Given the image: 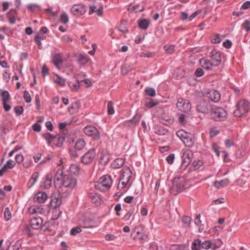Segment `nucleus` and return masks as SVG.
<instances>
[{
	"label": "nucleus",
	"mask_w": 250,
	"mask_h": 250,
	"mask_svg": "<svg viewBox=\"0 0 250 250\" xmlns=\"http://www.w3.org/2000/svg\"><path fill=\"white\" fill-rule=\"evenodd\" d=\"M89 61V59L87 56H85L83 55H80L78 57V61L82 64L87 63Z\"/></svg>",
	"instance_id": "obj_35"
},
{
	"label": "nucleus",
	"mask_w": 250,
	"mask_h": 250,
	"mask_svg": "<svg viewBox=\"0 0 250 250\" xmlns=\"http://www.w3.org/2000/svg\"><path fill=\"white\" fill-rule=\"evenodd\" d=\"M64 140L65 136L64 133L62 135H60V134H57L55 135L54 144L57 146L60 147L62 145L64 141Z\"/></svg>",
	"instance_id": "obj_22"
},
{
	"label": "nucleus",
	"mask_w": 250,
	"mask_h": 250,
	"mask_svg": "<svg viewBox=\"0 0 250 250\" xmlns=\"http://www.w3.org/2000/svg\"><path fill=\"white\" fill-rule=\"evenodd\" d=\"M221 42L220 35H216L213 38L211 39V42L213 43H219Z\"/></svg>",
	"instance_id": "obj_62"
},
{
	"label": "nucleus",
	"mask_w": 250,
	"mask_h": 250,
	"mask_svg": "<svg viewBox=\"0 0 250 250\" xmlns=\"http://www.w3.org/2000/svg\"><path fill=\"white\" fill-rule=\"evenodd\" d=\"M130 68H129L126 64L123 66L121 68L122 73L124 75L126 74L129 71H130Z\"/></svg>",
	"instance_id": "obj_61"
},
{
	"label": "nucleus",
	"mask_w": 250,
	"mask_h": 250,
	"mask_svg": "<svg viewBox=\"0 0 250 250\" xmlns=\"http://www.w3.org/2000/svg\"><path fill=\"white\" fill-rule=\"evenodd\" d=\"M132 176V172L128 167H125L122 170L121 177L118 185V189H122L125 188H129L132 182L130 178Z\"/></svg>",
	"instance_id": "obj_1"
},
{
	"label": "nucleus",
	"mask_w": 250,
	"mask_h": 250,
	"mask_svg": "<svg viewBox=\"0 0 250 250\" xmlns=\"http://www.w3.org/2000/svg\"><path fill=\"white\" fill-rule=\"evenodd\" d=\"M188 184L183 177H175L173 180L172 186L170 188V193L174 195L188 188Z\"/></svg>",
	"instance_id": "obj_2"
},
{
	"label": "nucleus",
	"mask_w": 250,
	"mask_h": 250,
	"mask_svg": "<svg viewBox=\"0 0 250 250\" xmlns=\"http://www.w3.org/2000/svg\"><path fill=\"white\" fill-rule=\"evenodd\" d=\"M204 74V70L200 68H197L194 72V75L197 77H201V76H203Z\"/></svg>",
	"instance_id": "obj_57"
},
{
	"label": "nucleus",
	"mask_w": 250,
	"mask_h": 250,
	"mask_svg": "<svg viewBox=\"0 0 250 250\" xmlns=\"http://www.w3.org/2000/svg\"><path fill=\"white\" fill-rule=\"evenodd\" d=\"M38 176H39V173H38V172H34L32 174V177L28 184L29 188H31L35 184V183L36 182V181L37 180Z\"/></svg>",
	"instance_id": "obj_30"
},
{
	"label": "nucleus",
	"mask_w": 250,
	"mask_h": 250,
	"mask_svg": "<svg viewBox=\"0 0 250 250\" xmlns=\"http://www.w3.org/2000/svg\"><path fill=\"white\" fill-rule=\"evenodd\" d=\"M145 91L147 95L151 97H153L155 95V90L153 88H147L146 89Z\"/></svg>",
	"instance_id": "obj_50"
},
{
	"label": "nucleus",
	"mask_w": 250,
	"mask_h": 250,
	"mask_svg": "<svg viewBox=\"0 0 250 250\" xmlns=\"http://www.w3.org/2000/svg\"><path fill=\"white\" fill-rule=\"evenodd\" d=\"M1 97L2 103L7 102L10 98L9 92L6 90H4L1 92Z\"/></svg>",
	"instance_id": "obj_39"
},
{
	"label": "nucleus",
	"mask_w": 250,
	"mask_h": 250,
	"mask_svg": "<svg viewBox=\"0 0 250 250\" xmlns=\"http://www.w3.org/2000/svg\"><path fill=\"white\" fill-rule=\"evenodd\" d=\"M183 142L186 146L192 147L194 144V137L192 134L188 133V135H187L185 139H183Z\"/></svg>",
	"instance_id": "obj_20"
},
{
	"label": "nucleus",
	"mask_w": 250,
	"mask_h": 250,
	"mask_svg": "<svg viewBox=\"0 0 250 250\" xmlns=\"http://www.w3.org/2000/svg\"><path fill=\"white\" fill-rule=\"evenodd\" d=\"M243 27L247 31L250 30V21L248 20H245L242 24Z\"/></svg>",
	"instance_id": "obj_59"
},
{
	"label": "nucleus",
	"mask_w": 250,
	"mask_h": 250,
	"mask_svg": "<svg viewBox=\"0 0 250 250\" xmlns=\"http://www.w3.org/2000/svg\"><path fill=\"white\" fill-rule=\"evenodd\" d=\"M178 116L179 123L181 125H185L187 123L185 120V115L183 114H179Z\"/></svg>",
	"instance_id": "obj_51"
},
{
	"label": "nucleus",
	"mask_w": 250,
	"mask_h": 250,
	"mask_svg": "<svg viewBox=\"0 0 250 250\" xmlns=\"http://www.w3.org/2000/svg\"><path fill=\"white\" fill-rule=\"evenodd\" d=\"M89 198L91 199L93 203L96 205L98 206L101 204V199L100 197L94 193H91L89 194Z\"/></svg>",
	"instance_id": "obj_27"
},
{
	"label": "nucleus",
	"mask_w": 250,
	"mask_h": 250,
	"mask_svg": "<svg viewBox=\"0 0 250 250\" xmlns=\"http://www.w3.org/2000/svg\"><path fill=\"white\" fill-rule=\"evenodd\" d=\"M249 8H250V1H247L242 4L241 9H247Z\"/></svg>",
	"instance_id": "obj_64"
},
{
	"label": "nucleus",
	"mask_w": 250,
	"mask_h": 250,
	"mask_svg": "<svg viewBox=\"0 0 250 250\" xmlns=\"http://www.w3.org/2000/svg\"><path fill=\"white\" fill-rule=\"evenodd\" d=\"M210 114L211 118L217 121L224 120L227 118V116L226 111L221 107H216L211 108Z\"/></svg>",
	"instance_id": "obj_4"
},
{
	"label": "nucleus",
	"mask_w": 250,
	"mask_h": 250,
	"mask_svg": "<svg viewBox=\"0 0 250 250\" xmlns=\"http://www.w3.org/2000/svg\"><path fill=\"white\" fill-rule=\"evenodd\" d=\"M62 54L56 53L53 57L52 62L55 66L59 69H61V65L63 62Z\"/></svg>",
	"instance_id": "obj_17"
},
{
	"label": "nucleus",
	"mask_w": 250,
	"mask_h": 250,
	"mask_svg": "<svg viewBox=\"0 0 250 250\" xmlns=\"http://www.w3.org/2000/svg\"><path fill=\"white\" fill-rule=\"evenodd\" d=\"M110 160L109 154L105 151L102 150L100 154L99 162L103 165H106Z\"/></svg>",
	"instance_id": "obj_18"
},
{
	"label": "nucleus",
	"mask_w": 250,
	"mask_h": 250,
	"mask_svg": "<svg viewBox=\"0 0 250 250\" xmlns=\"http://www.w3.org/2000/svg\"><path fill=\"white\" fill-rule=\"evenodd\" d=\"M212 244L209 240H206L203 242H201V247L204 249L208 250L210 248H211Z\"/></svg>",
	"instance_id": "obj_42"
},
{
	"label": "nucleus",
	"mask_w": 250,
	"mask_h": 250,
	"mask_svg": "<svg viewBox=\"0 0 250 250\" xmlns=\"http://www.w3.org/2000/svg\"><path fill=\"white\" fill-rule=\"evenodd\" d=\"M17 11L15 9H11L7 14V18L11 24H14L16 22Z\"/></svg>",
	"instance_id": "obj_23"
},
{
	"label": "nucleus",
	"mask_w": 250,
	"mask_h": 250,
	"mask_svg": "<svg viewBox=\"0 0 250 250\" xmlns=\"http://www.w3.org/2000/svg\"><path fill=\"white\" fill-rule=\"evenodd\" d=\"M61 181L62 185L64 187L71 189L73 188L77 184L76 179L72 175L68 174V173L64 174Z\"/></svg>",
	"instance_id": "obj_6"
},
{
	"label": "nucleus",
	"mask_w": 250,
	"mask_h": 250,
	"mask_svg": "<svg viewBox=\"0 0 250 250\" xmlns=\"http://www.w3.org/2000/svg\"><path fill=\"white\" fill-rule=\"evenodd\" d=\"M43 137L47 141L49 145L51 144V143L53 141L54 142L55 136L47 133L43 134Z\"/></svg>",
	"instance_id": "obj_36"
},
{
	"label": "nucleus",
	"mask_w": 250,
	"mask_h": 250,
	"mask_svg": "<svg viewBox=\"0 0 250 250\" xmlns=\"http://www.w3.org/2000/svg\"><path fill=\"white\" fill-rule=\"evenodd\" d=\"M93 222L89 219H85L81 222V226L83 228H90L93 226Z\"/></svg>",
	"instance_id": "obj_26"
},
{
	"label": "nucleus",
	"mask_w": 250,
	"mask_h": 250,
	"mask_svg": "<svg viewBox=\"0 0 250 250\" xmlns=\"http://www.w3.org/2000/svg\"><path fill=\"white\" fill-rule=\"evenodd\" d=\"M201 241L199 239H196L192 243L191 246L192 250H199L201 248Z\"/></svg>",
	"instance_id": "obj_37"
},
{
	"label": "nucleus",
	"mask_w": 250,
	"mask_h": 250,
	"mask_svg": "<svg viewBox=\"0 0 250 250\" xmlns=\"http://www.w3.org/2000/svg\"><path fill=\"white\" fill-rule=\"evenodd\" d=\"M170 250H184V247L182 245H173L170 248Z\"/></svg>",
	"instance_id": "obj_58"
},
{
	"label": "nucleus",
	"mask_w": 250,
	"mask_h": 250,
	"mask_svg": "<svg viewBox=\"0 0 250 250\" xmlns=\"http://www.w3.org/2000/svg\"><path fill=\"white\" fill-rule=\"evenodd\" d=\"M167 161L169 164H172L174 160V154H170L167 157Z\"/></svg>",
	"instance_id": "obj_60"
},
{
	"label": "nucleus",
	"mask_w": 250,
	"mask_h": 250,
	"mask_svg": "<svg viewBox=\"0 0 250 250\" xmlns=\"http://www.w3.org/2000/svg\"><path fill=\"white\" fill-rule=\"evenodd\" d=\"M138 24L141 29L146 30L149 26V22L146 19H142L139 21Z\"/></svg>",
	"instance_id": "obj_31"
},
{
	"label": "nucleus",
	"mask_w": 250,
	"mask_h": 250,
	"mask_svg": "<svg viewBox=\"0 0 250 250\" xmlns=\"http://www.w3.org/2000/svg\"><path fill=\"white\" fill-rule=\"evenodd\" d=\"M95 149H90L81 157V162L85 165L91 164L95 159Z\"/></svg>",
	"instance_id": "obj_7"
},
{
	"label": "nucleus",
	"mask_w": 250,
	"mask_h": 250,
	"mask_svg": "<svg viewBox=\"0 0 250 250\" xmlns=\"http://www.w3.org/2000/svg\"><path fill=\"white\" fill-rule=\"evenodd\" d=\"M112 184V180L111 177L108 175H105L100 178L94 187L97 190L104 192L111 187Z\"/></svg>",
	"instance_id": "obj_3"
},
{
	"label": "nucleus",
	"mask_w": 250,
	"mask_h": 250,
	"mask_svg": "<svg viewBox=\"0 0 250 250\" xmlns=\"http://www.w3.org/2000/svg\"><path fill=\"white\" fill-rule=\"evenodd\" d=\"M210 54L213 66L219 65L221 62V53L214 49L211 52Z\"/></svg>",
	"instance_id": "obj_12"
},
{
	"label": "nucleus",
	"mask_w": 250,
	"mask_h": 250,
	"mask_svg": "<svg viewBox=\"0 0 250 250\" xmlns=\"http://www.w3.org/2000/svg\"><path fill=\"white\" fill-rule=\"evenodd\" d=\"M62 202L61 196L60 194H58L57 197L55 196L52 198L51 204L52 206L56 208L59 207L61 205Z\"/></svg>",
	"instance_id": "obj_25"
},
{
	"label": "nucleus",
	"mask_w": 250,
	"mask_h": 250,
	"mask_svg": "<svg viewBox=\"0 0 250 250\" xmlns=\"http://www.w3.org/2000/svg\"><path fill=\"white\" fill-rule=\"evenodd\" d=\"M23 98L26 103H30L31 101V96L27 90L24 91Z\"/></svg>",
	"instance_id": "obj_55"
},
{
	"label": "nucleus",
	"mask_w": 250,
	"mask_h": 250,
	"mask_svg": "<svg viewBox=\"0 0 250 250\" xmlns=\"http://www.w3.org/2000/svg\"><path fill=\"white\" fill-rule=\"evenodd\" d=\"M141 117V115L140 114H136L132 120H131L130 122L134 125H136L138 123L139 121L140 120Z\"/></svg>",
	"instance_id": "obj_52"
},
{
	"label": "nucleus",
	"mask_w": 250,
	"mask_h": 250,
	"mask_svg": "<svg viewBox=\"0 0 250 250\" xmlns=\"http://www.w3.org/2000/svg\"><path fill=\"white\" fill-rule=\"evenodd\" d=\"M81 231L80 228L77 227L72 228L70 231V234L72 235H76L78 233Z\"/></svg>",
	"instance_id": "obj_56"
},
{
	"label": "nucleus",
	"mask_w": 250,
	"mask_h": 250,
	"mask_svg": "<svg viewBox=\"0 0 250 250\" xmlns=\"http://www.w3.org/2000/svg\"><path fill=\"white\" fill-rule=\"evenodd\" d=\"M85 134L89 136H92L95 139L100 138L99 133L97 128L93 126H87L83 129Z\"/></svg>",
	"instance_id": "obj_11"
},
{
	"label": "nucleus",
	"mask_w": 250,
	"mask_h": 250,
	"mask_svg": "<svg viewBox=\"0 0 250 250\" xmlns=\"http://www.w3.org/2000/svg\"><path fill=\"white\" fill-rule=\"evenodd\" d=\"M14 110L17 116H20L23 113L24 109L22 106H16L14 107Z\"/></svg>",
	"instance_id": "obj_48"
},
{
	"label": "nucleus",
	"mask_w": 250,
	"mask_h": 250,
	"mask_svg": "<svg viewBox=\"0 0 250 250\" xmlns=\"http://www.w3.org/2000/svg\"><path fill=\"white\" fill-rule=\"evenodd\" d=\"M157 102H153L151 99L146 101L145 104V106L149 108H152L156 106V105H157Z\"/></svg>",
	"instance_id": "obj_44"
},
{
	"label": "nucleus",
	"mask_w": 250,
	"mask_h": 250,
	"mask_svg": "<svg viewBox=\"0 0 250 250\" xmlns=\"http://www.w3.org/2000/svg\"><path fill=\"white\" fill-rule=\"evenodd\" d=\"M164 47L167 54H172L174 52V46L173 45H165Z\"/></svg>",
	"instance_id": "obj_54"
},
{
	"label": "nucleus",
	"mask_w": 250,
	"mask_h": 250,
	"mask_svg": "<svg viewBox=\"0 0 250 250\" xmlns=\"http://www.w3.org/2000/svg\"><path fill=\"white\" fill-rule=\"evenodd\" d=\"M196 107L198 112L203 113H208L209 111L210 112L212 108L210 104L205 100L200 101L197 104Z\"/></svg>",
	"instance_id": "obj_9"
},
{
	"label": "nucleus",
	"mask_w": 250,
	"mask_h": 250,
	"mask_svg": "<svg viewBox=\"0 0 250 250\" xmlns=\"http://www.w3.org/2000/svg\"><path fill=\"white\" fill-rule=\"evenodd\" d=\"M193 156L192 152L190 150H186L184 151L182 155V166L187 167L190 163L191 157Z\"/></svg>",
	"instance_id": "obj_14"
},
{
	"label": "nucleus",
	"mask_w": 250,
	"mask_h": 250,
	"mask_svg": "<svg viewBox=\"0 0 250 250\" xmlns=\"http://www.w3.org/2000/svg\"><path fill=\"white\" fill-rule=\"evenodd\" d=\"M205 96L209 100L214 103H217L220 100L221 95L219 91L211 90L206 94Z\"/></svg>",
	"instance_id": "obj_13"
},
{
	"label": "nucleus",
	"mask_w": 250,
	"mask_h": 250,
	"mask_svg": "<svg viewBox=\"0 0 250 250\" xmlns=\"http://www.w3.org/2000/svg\"><path fill=\"white\" fill-rule=\"evenodd\" d=\"M177 136L179 137L182 141L187 135H188V133L184 131L183 130H179L176 133Z\"/></svg>",
	"instance_id": "obj_41"
},
{
	"label": "nucleus",
	"mask_w": 250,
	"mask_h": 250,
	"mask_svg": "<svg viewBox=\"0 0 250 250\" xmlns=\"http://www.w3.org/2000/svg\"><path fill=\"white\" fill-rule=\"evenodd\" d=\"M249 108V102L245 100H241L236 104V109L233 111V114L235 116L240 117L247 113Z\"/></svg>",
	"instance_id": "obj_5"
},
{
	"label": "nucleus",
	"mask_w": 250,
	"mask_h": 250,
	"mask_svg": "<svg viewBox=\"0 0 250 250\" xmlns=\"http://www.w3.org/2000/svg\"><path fill=\"white\" fill-rule=\"evenodd\" d=\"M61 21L62 22L66 24L68 21V17L66 13L63 12L61 15Z\"/></svg>",
	"instance_id": "obj_53"
},
{
	"label": "nucleus",
	"mask_w": 250,
	"mask_h": 250,
	"mask_svg": "<svg viewBox=\"0 0 250 250\" xmlns=\"http://www.w3.org/2000/svg\"><path fill=\"white\" fill-rule=\"evenodd\" d=\"M68 173V169L66 166H63L61 168H59L56 172L54 177V183L56 181L62 180L63 178V175Z\"/></svg>",
	"instance_id": "obj_16"
},
{
	"label": "nucleus",
	"mask_w": 250,
	"mask_h": 250,
	"mask_svg": "<svg viewBox=\"0 0 250 250\" xmlns=\"http://www.w3.org/2000/svg\"><path fill=\"white\" fill-rule=\"evenodd\" d=\"M200 63L203 67L207 70L209 69L211 66H213L212 62L205 59H201L200 60Z\"/></svg>",
	"instance_id": "obj_29"
},
{
	"label": "nucleus",
	"mask_w": 250,
	"mask_h": 250,
	"mask_svg": "<svg viewBox=\"0 0 250 250\" xmlns=\"http://www.w3.org/2000/svg\"><path fill=\"white\" fill-rule=\"evenodd\" d=\"M71 12L72 14L76 16H80L84 14L87 11V7L86 6L76 4L74 5L71 8Z\"/></svg>",
	"instance_id": "obj_10"
},
{
	"label": "nucleus",
	"mask_w": 250,
	"mask_h": 250,
	"mask_svg": "<svg viewBox=\"0 0 250 250\" xmlns=\"http://www.w3.org/2000/svg\"><path fill=\"white\" fill-rule=\"evenodd\" d=\"M48 198L47 194L44 192H39L35 197L34 200L39 203H43L45 202Z\"/></svg>",
	"instance_id": "obj_19"
},
{
	"label": "nucleus",
	"mask_w": 250,
	"mask_h": 250,
	"mask_svg": "<svg viewBox=\"0 0 250 250\" xmlns=\"http://www.w3.org/2000/svg\"><path fill=\"white\" fill-rule=\"evenodd\" d=\"M81 85L84 86L86 87H90L92 85L91 82L89 79H85L80 81Z\"/></svg>",
	"instance_id": "obj_47"
},
{
	"label": "nucleus",
	"mask_w": 250,
	"mask_h": 250,
	"mask_svg": "<svg viewBox=\"0 0 250 250\" xmlns=\"http://www.w3.org/2000/svg\"><path fill=\"white\" fill-rule=\"evenodd\" d=\"M52 176L51 175L48 174L45 176V180L43 183V187L44 188L48 189L49 188L52 184Z\"/></svg>",
	"instance_id": "obj_28"
},
{
	"label": "nucleus",
	"mask_w": 250,
	"mask_h": 250,
	"mask_svg": "<svg viewBox=\"0 0 250 250\" xmlns=\"http://www.w3.org/2000/svg\"><path fill=\"white\" fill-rule=\"evenodd\" d=\"M204 164L203 161L201 160L194 161L192 163V166L194 169H198L200 167L202 166Z\"/></svg>",
	"instance_id": "obj_43"
},
{
	"label": "nucleus",
	"mask_w": 250,
	"mask_h": 250,
	"mask_svg": "<svg viewBox=\"0 0 250 250\" xmlns=\"http://www.w3.org/2000/svg\"><path fill=\"white\" fill-rule=\"evenodd\" d=\"M70 173L69 174L76 175L79 173V168L78 166L76 165H72L69 167Z\"/></svg>",
	"instance_id": "obj_32"
},
{
	"label": "nucleus",
	"mask_w": 250,
	"mask_h": 250,
	"mask_svg": "<svg viewBox=\"0 0 250 250\" xmlns=\"http://www.w3.org/2000/svg\"><path fill=\"white\" fill-rule=\"evenodd\" d=\"M191 220L192 219L191 217L186 216H183L182 219L183 223L187 227H189Z\"/></svg>",
	"instance_id": "obj_45"
},
{
	"label": "nucleus",
	"mask_w": 250,
	"mask_h": 250,
	"mask_svg": "<svg viewBox=\"0 0 250 250\" xmlns=\"http://www.w3.org/2000/svg\"><path fill=\"white\" fill-rule=\"evenodd\" d=\"M55 82L62 86H63L65 84V80L58 75H56V79L55 80Z\"/></svg>",
	"instance_id": "obj_40"
},
{
	"label": "nucleus",
	"mask_w": 250,
	"mask_h": 250,
	"mask_svg": "<svg viewBox=\"0 0 250 250\" xmlns=\"http://www.w3.org/2000/svg\"><path fill=\"white\" fill-rule=\"evenodd\" d=\"M229 180L226 178L221 181H215L213 183V186L216 188H223L226 187L229 183Z\"/></svg>",
	"instance_id": "obj_21"
},
{
	"label": "nucleus",
	"mask_w": 250,
	"mask_h": 250,
	"mask_svg": "<svg viewBox=\"0 0 250 250\" xmlns=\"http://www.w3.org/2000/svg\"><path fill=\"white\" fill-rule=\"evenodd\" d=\"M85 142L84 140L82 139H79L78 140L77 143L75 144V148L77 150H81L83 149L85 146Z\"/></svg>",
	"instance_id": "obj_38"
},
{
	"label": "nucleus",
	"mask_w": 250,
	"mask_h": 250,
	"mask_svg": "<svg viewBox=\"0 0 250 250\" xmlns=\"http://www.w3.org/2000/svg\"><path fill=\"white\" fill-rule=\"evenodd\" d=\"M4 217L6 221H8L11 218V213L9 208H6L5 209L4 212Z\"/></svg>",
	"instance_id": "obj_49"
},
{
	"label": "nucleus",
	"mask_w": 250,
	"mask_h": 250,
	"mask_svg": "<svg viewBox=\"0 0 250 250\" xmlns=\"http://www.w3.org/2000/svg\"><path fill=\"white\" fill-rule=\"evenodd\" d=\"M49 69L47 68V67L44 65L42 66V74L43 76H45L47 75L48 74Z\"/></svg>",
	"instance_id": "obj_63"
},
{
	"label": "nucleus",
	"mask_w": 250,
	"mask_h": 250,
	"mask_svg": "<svg viewBox=\"0 0 250 250\" xmlns=\"http://www.w3.org/2000/svg\"><path fill=\"white\" fill-rule=\"evenodd\" d=\"M176 106L179 110L183 112H188L191 109L189 102L183 98L178 99Z\"/></svg>",
	"instance_id": "obj_8"
},
{
	"label": "nucleus",
	"mask_w": 250,
	"mask_h": 250,
	"mask_svg": "<svg viewBox=\"0 0 250 250\" xmlns=\"http://www.w3.org/2000/svg\"><path fill=\"white\" fill-rule=\"evenodd\" d=\"M145 6L142 5L140 6L139 4H137L132 6L131 8H129L128 10L131 12H143L145 10Z\"/></svg>",
	"instance_id": "obj_33"
},
{
	"label": "nucleus",
	"mask_w": 250,
	"mask_h": 250,
	"mask_svg": "<svg viewBox=\"0 0 250 250\" xmlns=\"http://www.w3.org/2000/svg\"><path fill=\"white\" fill-rule=\"evenodd\" d=\"M125 163V159L117 158L112 163L111 166L114 168H119L124 165Z\"/></svg>",
	"instance_id": "obj_24"
},
{
	"label": "nucleus",
	"mask_w": 250,
	"mask_h": 250,
	"mask_svg": "<svg viewBox=\"0 0 250 250\" xmlns=\"http://www.w3.org/2000/svg\"><path fill=\"white\" fill-rule=\"evenodd\" d=\"M68 84L69 87L73 91H77L79 90L81 85L79 81H77L76 83L70 82H69Z\"/></svg>",
	"instance_id": "obj_34"
},
{
	"label": "nucleus",
	"mask_w": 250,
	"mask_h": 250,
	"mask_svg": "<svg viewBox=\"0 0 250 250\" xmlns=\"http://www.w3.org/2000/svg\"><path fill=\"white\" fill-rule=\"evenodd\" d=\"M107 112L108 114H113L114 113V109L113 108V104L112 102L109 101L107 104Z\"/></svg>",
	"instance_id": "obj_46"
},
{
	"label": "nucleus",
	"mask_w": 250,
	"mask_h": 250,
	"mask_svg": "<svg viewBox=\"0 0 250 250\" xmlns=\"http://www.w3.org/2000/svg\"><path fill=\"white\" fill-rule=\"evenodd\" d=\"M43 223V220L41 217H35L30 220V227L35 229H38L41 228Z\"/></svg>",
	"instance_id": "obj_15"
}]
</instances>
